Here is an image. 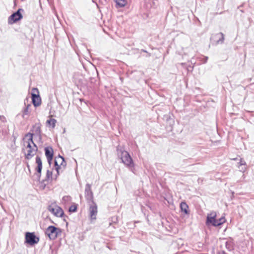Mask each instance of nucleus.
<instances>
[{"mask_svg": "<svg viewBox=\"0 0 254 254\" xmlns=\"http://www.w3.org/2000/svg\"><path fill=\"white\" fill-rule=\"evenodd\" d=\"M31 107V105L30 104H28L26 107L23 109L22 111V118L24 119H27L28 118V115L30 112L29 111V108Z\"/></svg>", "mask_w": 254, "mask_h": 254, "instance_id": "16", "label": "nucleus"}, {"mask_svg": "<svg viewBox=\"0 0 254 254\" xmlns=\"http://www.w3.org/2000/svg\"><path fill=\"white\" fill-rule=\"evenodd\" d=\"M39 92L37 88H33L31 93V98L33 105L36 107L41 103L40 96L38 94Z\"/></svg>", "mask_w": 254, "mask_h": 254, "instance_id": "6", "label": "nucleus"}, {"mask_svg": "<svg viewBox=\"0 0 254 254\" xmlns=\"http://www.w3.org/2000/svg\"><path fill=\"white\" fill-rule=\"evenodd\" d=\"M45 152L48 162L49 165H51L52 161L53 158V149L51 147H46L45 148Z\"/></svg>", "mask_w": 254, "mask_h": 254, "instance_id": "14", "label": "nucleus"}, {"mask_svg": "<svg viewBox=\"0 0 254 254\" xmlns=\"http://www.w3.org/2000/svg\"><path fill=\"white\" fill-rule=\"evenodd\" d=\"M57 122V121L55 119H51L50 120H48L46 122V123L51 126L53 128H54L56 126V123Z\"/></svg>", "mask_w": 254, "mask_h": 254, "instance_id": "23", "label": "nucleus"}, {"mask_svg": "<svg viewBox=\"0 0 254 254\" xmlns=\"http://www.w3.org/2000/svg\"><path fill=\"white\" fill-rule=\"evenodd\" d=\"M54 164L55 167V170L57 172V175H56V179L57 176L59 175L60 172H63L66 163L64 160V158L61 156L59 155L58 157H56L54 160Z\"/></svg>", "mask_w": 254, "mask_h": 254, "instance_id": "2", "label": "nucleus"}, {"mask_svg": "<svg viewBox=\"0 0 254 254\" xmlns=\"http://www.w3.org/2000/svg\"><path fill=\"white\" fill-rule=\"evenodd\" d=\"M117 151L119 156H120L122 162L127 166H130L133 164V160L128 152L119 147L117 148Z\"/></svg>", "mask_w": 254, "mask_h": 254, "instance_id": "1", "label": "nucleus"}, {"mask_svg": "<svg viewBox=\"0 0 254 254\" xmlns=\"http://www.w3.org/2000/svg\"><path fill=\"white\" fill-rule=\"evenodd\" d=\"M38 150V147L35 144L33 145V148L27 149V153H25V158L29 160L33 157Z\"/></svg>", "mask_w": 254, "mask_h": 254, "instance_id": "12", "label": "nucleus"}, {"mask_svg": "<svg viewBox=\"0 0 254 254\" xmlns=\"http://www.w3.org/2000/svg\"><path fill=\"white\" fill-rule=\"evenodd\" d=\"M225 246L227 249L229 251H231L233 249V243L231 241H227L225 243Z\"/></svg>", "mask_w": 254, "mask_h": 254, "instance_id": "24", "label": "nucleus"}, {"mask_svg": "<svg viewBox=\"0 0 254 254\" xmlns=\"http://www.w3.org/2000/svg\"><path fill=\"white\" fill-rule=\"evenodd\" d=\"M21 11H23L22 8H19L16 11L13 13L8 18V23L12 24L23 18Z\"/></svg>", "mask_w": 254, "mask_h": 254, "instance_id": "4", "label": "nucleus"}, {"mask_svg": "<svg viewBox=\"0 0 254 254\" xmlns=\"http://www.w3.org/2000/svg\"><path fill=\"white\" fill-rule=\"evenodd\" d=\"M34 133H32L30 132L27 133L25 135V137H29V138L28 139V140L26 142H29L30 144H32L34 145V144L35 143L33 141V136Z\"/></svg>", "mask_w": 254, "mask_h": 254, "instance_id": "22", "label": "nucleus"}, {"mask_svg": "<svg viewBox=\"0 0 254 254\" xmlns=\"http://www.w3.org/2000/svg\"><path fill=\"white\" fill-rule=\"evenodd\" d=\"M218 254H227L226 252H225L224 251H220L218 253Z\"/></svg>", "mask_w": 254, "mask_h": 254, "instance_id": "29", "label": "nucleus"}, {"mask_svg": "<svg viewBox=\"0 0 254 254\" xmlns=\"http://www.w3.org/2000/svg\"><path fill=\"white\" fill-rule=\"evenodd\" d=\"M113 219H114V218H113ZM114 219H115V220H117V218H114Z\"/></svg>", "mask_w": 254, "mask_h": 254, "instance_id": "32", "label": "nucleus"}, {"mask_svg": "<svg viewBox=\"0 0 254 254\" xmlns=\"http://www.w3.org/2000/svg\"><path fill=\"white\" fill-rule=\"evenodd\" d=\"M52 172L48 170L46 172V176L45 179L40 182V187L44 189L45 187L49 183L50 181L52 179Z\"/></svg>", "mask_w": 254, "mask_h": 254, "instance_id": "11", "label": "nucleus"}, {"mask_svg": "<svg viewBox=\"0 0 254 254\" xmlns=\"http://www.w3.org/2000/svg\"><path fill=\"white\" fill-rule=\"evenodd\" d=\"M36 163L37 164V167L35 169L37 173H35V175L37 181L40 182L42 169V162L41 158L39 156H37L36 157Z\"/></svg>", "mask_w": 254, "mask_h": 254, "instance_id": "8", "label": "nucleus"}, {"mask_svg": "<svg viewBox=\"0 0 254 254\" xmlns=\"http://www.w3.org/2000/svg\"><path fill=\"white\" fill-rule=\"evenodd\" d=\"M180 208L182 211L184 212L186 214H189L188 210L189 206L185 202H182L180 204Z\"/></svg>", "mask_w": 254, "mask_h": 254, "instance_id": "18", "label": "nucleus"}, {"mask_svg": "<svg viewBox=\"0 0 254 254\" xmlns=\"http://www.w3.org/2000/svg\"><path fill=\"white\" fill-rule=\"evenodd\" d=\"M116 3L117 7H123L126 5L127 1L126 0H116Z\"/></svg>", "mask_w": 254, "mask_h": 254, "instance_id": "21", "label": "nucleus"}, {"mask_svg": "<svg viewBox=\"0 0 254 254\" xmlns=\"http://www.w3.org/2000/svg\"><path fill=\"white\" fill-rule=\"evenodd\" d=\"M32 144H30L29 142H26V144H24V145L26 146V149H30L33 148V146L31 145Z\"/></svg>", "mask_w": 254, "mask_h": 254, "instance_id": "26", "label": "nucleus"}, {"mask_svg": "<svg viewBox=\"0 0 254 254\" xmlns=\"http://www.w3.org/2000/svg\"><path fill=\"white\" fill-rule=\"evenodd\" d=\"M85 196L88 203H90L93 200V194L91 190V185L87 184L85 189Z\"/></svg>", "mask_w": 254, "mask_h": 254, "instance_id": "10", "label": "nucleus"}, {"mask_svg": "<svg viewBox=\"0 0 254 254\" xmlns=\"http://www.w3.org/2000/svg\"><path fill=\"white\" fill-rule=\"evenodd\" d=\"M0 120L2 122H5L6 119L3 116H0Z\"/></svg>", "mask_w": 254, "mask_h": 254, "instance_id": "27", "label": "nucleus"}, {"mask_svg": "<svg viewBox=\"0 0 254 254\" xmlns=\"http://www.w3.org/2000/svg\"><path fill=\"white\" fill-rule=\"evenodd\" d=\"M142 51L145 53H147V52L145 50H142Z\"/></svg>", "mask_w": 254, "mask_h": 254, "instance_id": "30", "label": "nucleus"}, {"mask_svg": "<svg viewBox=\"0 0 254 254\" xmlns=\"http://www.w3.org/2000/svg\"><path fill=\"white\" fill-rule=\"evenodd\" d=\"M35 134L38 136L40 139H41V125L40 124H35L33 127Z\"/></svg>", "mask_w": 254, "mask_h": 254, "instance_id": "17", "label": "nucleus"}, {"mask_svg": "<svg viewBox=\"0 0 254 254\" xmlns=\"http://www.w3.org/2000/svg\"><path fill=\"white\" fill-rule=\"evenodd\" d=\"M239 169L240 170V171L241 172H244L246 170V167L245 166L246 165V162L243 159H241L239 163Z\"/></svg>", "mask_w": 254, "mask_h": 254, "instance_id": "19", "label": "nucleus"}, {"mask_svg": "<svg viewBox=\"0 0 254 254\" xmlns=\"http://www.w3.org/2000/svg\"><path fill=\"white\" fill-rule=\"evenodd\" d=\"M151 56L150 54H148V57H150Z\"/></svg>", "mask_w": 254, "mask_h": 254, "instance_id": "31", "label": "nucleus"}, {"mask_svg": "<svg viewBox=\"0 0 254 254\" xmlns=\"http://www.w3.org/2000/svg\"><path fill=\"white\" fill-rule=\"evenodd\" d=\"M77 210V206L75 204L71 205L69 208V211L70 212H74Z\"/></svg>", "mask_w": 254, "mask_h": 254, "instance_id": "25", "label": "nucleus"}, {"mask_svg": "<svg viewBox=\"0 0 254 254\" xmlns=\"http://www.w3.org/2000/svg\"><path fill=\"white\" fill-rule=\"evenodd\" d=\"M216 214L215 212H211L208 214L206 217V224L207 225H211L214 226V224H216Z\"/></svg>", "mask_w": 254, "mask_h": 254, "instance_id": "13", "label": "nucleus"}, {"mask_svg": "<svg viewBox=\"0 0 254 254\" xmlns=\"http://www.w3.org/2000/svg\"><path fill=\"white\" fill-rule=\"evenodd\" d=\"M211 40H216V44L223 43L224 40V35L222 32L213 35L211 38Z\"/></svg>", "mask_w": 254, "mask_h": 254, "instance_id": "15", "label": "nucleus"}, {"mask_svg": "<svg viewBox=\"0 0 254 254\" xmlns=\"http://www.w3.org/2000/svg\"><path fill=\"white\" fill-rule=\"evenodd\" d=\"M39 241V238L36 236L34 233L26 232L25 234V243L33 246L37 244Z\"/></svg>", "mask_w": 254, "mask_h": 254, "instance_id": "5", "label": "nucleus"}, {"mask_svg": "<svg viewBox=\"0 0 254 254\" xmlns=\"http://www.w3.org/2000/svg\"><path fill=\"white\" fill-rule=\"evenodd\" d=\"M89 214L90 218L92 220H95L96 219V215L97 214V205L94 201H92L89 203Z\"/></svg>", "mask_w": 254, "mask_h": 254, "instance_id": "9", "label": "nucleus"}, {"mask_svg": "<svg viewBox=\"0 0 254 254\" xmlns=\"http://www.w3.org/2000/svg\"><path fill=\"white\" fill-rule=\"evenodd\" d=\"M48 210L57 217H62L64 215L63 210L57 205H55L54 206L50 205L48 207Z\"/></svg>", "mask_w": 254, "mask_h": 254, "instance_id": "7", "label": "nucleus"}, {"mask_svg": "<svg viewBox=\"0 0 254 254\" xmlns=\"http://www.w3.org/2000/svg\"><path fill=\"white\" fill-rule=\"evenodd\" d=\"M62 230L61 228H57L54 226H49L45 230V234L48 236L51 240H55L59 236L61 235Z\"/></svg>", "mask_w": 254, "mask_h": 254, "instance_id": "3", "label": "nucleus"}, {"mask_svg": "<svg viewBox=\"0 0 254 254\" xmlns=\"http://www.w3.org/2000/svg\"><path fill=\"white\" fill-rule=\"evenodd\" d=\"M225 221H226V219L224 217H222L220 218H219V219H216V224H214V226L215 227L219 226L221 225L222 224H223L224 223H225Z\"/></svg>", "mask_w": 254, "mask_h": 254, "instance_id": "20", "label": "nucleus"}, {"mask_svg": "<svg viewBox=\"0 0 254 254\" xmlns=\"http://www.w3.org/2000/svg\"><path fill=\"white\" fill-rule=\"evenodd\" d=\"M207 60H208V57H204L203 59V60H202V62L204 64H205L207 63Z\"/></svg>", "mask_w": 254, "mask_h": 254, "instance_id": "28", "label": "nucleus"}]
</instances>
